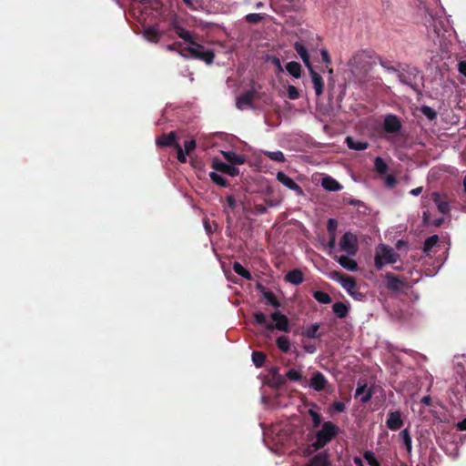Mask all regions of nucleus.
<instances>
[{
  "mask_svg": "<svg viewBox=\"0 0 466 466\" xmlns=\"http://www.w3.org/2000/svg\"><path fill=\"white\" fill-rule=\"evenodd\" d=\"M340 432L338 425L334 422L328 420L321 424V428L315 434V441L312 443L313 448L318 451L324 448L333 439H335Z\"/></svg>",
  "mask_w": 466,
  "mask_h": 466,
  "instance_id": "f257e3e1",
  "label": "nucleus"
},
{
  "mask_svg": "<svg viewBox=\"0 0 466 466\" xmlns=\"http://www.w3.org/2000/svg\"><path fill=\"white\" fill-rule=\"evenodd\" d=\"M367 58L373 59L372 62H369L370 64L365 67V70H371V68L379 63L385 70L391 73L398 72V68L392 65V63L381 56L376 55V53L372 50H362L354 56V61L357 65L361 64L362 61Z\"/></svg>",
  "mask_w": 466,
  "mask_h": 466,
  "instance_id": "f03ea898",
  "label": "nucleus"
},
{
  "mask_svg": "<svg viewBox=\"0 0 466 466\" xmlns=\"http://www.w3.org/2000/svg\"><path fill=\"white\" fill-rule=\"evenodd\" d=\"M399 258L400 255L392 248L380 244L376 248L374 266L377 270H381L386 264H394Z\"/></svg>",
  "mask_w": 466,
  "mask_h": 466,
  "instance_id": "7ed1b4c3",
  "label": "nucleus"
},
{
  "mask_svg": "<svg viewBox=\"0 0 466 466\" xmlns=\"http://www.w3.org/2000/svg\"><path fill=\"white\" fill-rule=\"evenodd\" d=\"M180 55L185 58H195L210 65L214 61L215 54L212 50L206 49L202 45L195 43L190 46L182 48Z\"/></svg>",
  "mask_w": 466,
  "mask_h": 466,
  "instance_id": "20e7f679",
  "label": "nucleus"
},
{
  "mask_svg": "<svg viewBox=\"0 0 466 466\" xmlns=\"http://www.w3.org/2000/svg\"><path fill=\"white\" fill-rule=\"evenodd\" d=\"M418 74H419V71L416 67L407 66L401 71L398 70L396 75L400 83L410 86L416 93H419L420 92L419 86L415 83Z\"/></svg>",
  "mask_w": 466,
  "mask_h": 466,
  "instance_id": "39448f33",
  "label": "nucleus"
},
{
  "mask_svg": "<svg viewBox=\"0 0 466 466\" xmlns=\"http://www.w3.org/2000/svg\"><path fill=\"white\" fill-rule=\"evenodd\" d=\"M273 321H275V324L272 322L267 324V331L272 332L274 329H278L279 331L283 332H289V319L279 311L273 312L270 315Z\"/></svg>",
  "mask_w": 466,
  "mask_h": 466,
  "instance_id": "423d86ee",
  "label": "nucleus"
},
{
  "mask_svg": "<svg viewBox=\"0 0 466 466\" xmlns=\"http://www.w3.org/2000/svg\"><path fill=\"white\" fill-rule=\"evenodd\" d=\"M340 249L350 256H354L358 251L357 236L351 232H346L339 240Z\"/></svg>",
  "mask_w": 466,
  "mask_h": 466,
  "instance_id": "0eeeda50",
  "label": "nucleus"
},
{
  "mask_svg": "<svg viewBox=\"0 0 466 466\" xmlns=\"http://www.w3.org/2000/svg\"><path fill=\"white\" fill-rule=\"evenodd\" d=\"M331 276L333 279L338 280L350 296L355 297L357 283L353 277L344 275L339 271H333Z\"/></svg>",
  "mask_w": 466,
  "mask_h": 466,
  "instance_id": "6e6552de",
  "label": "nucleus"
},
{
  "mask_svg": "<svg viewBox=\"0 0 466 466\" xmlns=\"http://www.w3.org/2000/svg\"><path fill=\"white\" fill-rule=\"evenodd\" d=\"M384 278L387 281L386 287L390 291L400 292L403 289L407 288L406 281L391 272H387Z\"/></svg>",
  "mask_w": 466,
  "mask_h": 466,
  "instance_id": "1a4fd4ad",
  "label": "nucleus"
},
{
  "mask_svg": "<svg viewBox=\"0 0 466 466\" xmlns=\"http://www.w3.org/2000/svg\"><path fill=\"white\" fill-rule=\"evenodd\" d=\"M294 49L303 61L304 65L307 66V68L311 67L312 64L310 62V57L309 51L313 50L312 46L310 45H306L302 41H297L293 45Z\"/></svg>",
  "mask_w": 466,
  "mask_h": 466,
  "instance_id": "9d476101",
  "label": "nucleus"
},
{
  "mask_svg": "<svg viewBox=\"0 0 466 466\" xmlns=\"http://www.w3.org/2000/svg\"><path fill=\"white\" fill-rule=\"evenodd\" d=\"M211 167L216 171L222 172V173L229 175L231 177H236L239 174V170L238 167H234L231 164H227L225 162H222L221 160L217 159V158H215L212 161Z\"/></svg>",
  "mask_w": 466,
  "mask_h": 466,
  "instance_id": "9b49d317",
  "label": "nucleus"
},
{
  "mask_svg": "<svg viewBox=\"0 0 466 466\" xmlns=\"http://www.w3.org/2000/svg\"><path fill=\"white\" fill-rule=\"evenodd\" d=\"M383 127L387 133L396 134L400 131L402 125L397 116L388 115L384 118Z\"/></svg>",
  "mask_w": 466,
  "mask_h": 466,
  "instance_id": "f8f14e48",
  "label": "nucleus"
},
{
  "mask_svg": "<svg viewBox=\"0 0 466 466\" xmlns=\"http://www.w3.org/2000/svg\"><path fill=\"white\" fill-rule=\"evenodd\" d=\"M386 426L390 431H398L403 426V420L400 410L390 411L386 420Z\"/></svg>",
  "mask_w": 466,
  "mask_h": 466,
  "instance_id": "ddd939ff",
  "label": "nucleus"
},
{
  "mask_svg": "<svg viewBox=\"0 0 466 466\" xmlns=\"http://www.w3.org/2000/svg\"><path fill=\"white\" fill-rule=\"evenodd\" d=\"M277 179L288 188L295 191L297 195H302L303 190L291 177L287 176L284 172L279 171L277 173Z\"/></svg>",
  "mask_w": 466,
  "mask_h": 466,
  "instance_id": "4468645a",
  "label": "nucleus"
},
{
  "mask_svg": "<svg viewBox=\"0 0 466 466\" xmlns=\"http://www.w3.org/2000/svg\"><path fill=\"white\" fill-rule=\"evenodd\" d=\"M328 384V380L320 371L314 372L312 377L310 378L309 386L316 391L319 392L324 390Z\"/></svg>",
  "mask_w": 466,
  "mask_h": 466,
  "instance_id": "2eb2a0df",
  "label": "nucleus"
},
{
  "mask_svg": "<svg viewBox=\"0 0 466 466\" xmlns=\"http://www.w3.org/2000/svg\"><path fill=\"white\" fill-rule=\"evenodd\" d=\"M425 25L429 33L432 30L437 35H440L441 31L444 30V22L441 19L435 18L431 14H429V16L426 17Z\"/></svg>",
  "mask_w": 466,
  "mask_h": 466,
  "instance_id": "dca6fc26",
  "label": "nucleus"
},
{
  "mask_svg": "<svg viewBox=\"0 0 466 466\" xmlns=\"http://www.w3.org/2000/svg\"><path fill=\"white\" fill-rule=\"evenodd\" d=\"M372 395H373L372 388L367 389V385L365 383L361 384L360 381L358 382V387L356 389L355 395H354V397L356 399L360 398V401L362 404H366L371 400Z\"/></svg>",
  "mask_w": 466,
  "mask_h": 466,
  "instance_id": "f3484780",
  "label": "nucleus"
},
{
  "mask_svg": "<svg viewBox=\"0 0 466 466\" xmlns=\"http://www.w3.org/2000/svg\"><path fill=\"white\" fill-rule=\"evenodd\" d=\"M255 96L256 91L254 89L246 91L245 93L241 94L239 96L237 97L236 106L238 109H243L244 107L251 106Z\"/></svg>",
  "mask_w": 466,
  "mask_h": 466,
  "instance_id": "a211bd4d",
  "label": "nucleus"
},
{
  "mask_svg": "<svg viewBox=\"0 0 466 466\" xmlns=\"http://www.w3.org/2000/svg\"><path fill=\"white\" fill-rule=\"evenodd\" d=\"M156 144L158 147H173L177 145V134L174 131L164 133L156 139Z\"/></svg>",
  "mask_w": 466,
  "mask_h": 466,
  "instance_id": "6ab92c4d",
  "label": "nucleus"
},
{
  "mask_svg": "<svg viewBox=\"0 0 466 466\" xmlns=\"http://www.w3.org/2000/svg\"><path fill=\"white\" fill-rule=\"evenodd\" d=\"M308 69L311 76V81L315 89V93L317 96H319L323 94L324 80L322 76L314 70L313 66L309 67Z\"/></svg>",
  "mask_w": 466,
  "mask_h": 466,
  "instance_id": "aec40b11",
  "label": "nucleus"
},
{
  "mask_svg": "<svg viewBox=\"0 0 466 466\" xmlns=\"http://www.w3.org/2000/svg\"><path fill=\"white\" fill-rule=\"evenodd\" d=\"M431 198H432L433 202L437 206L438 210L441 214L446 215V214L450 213V210H451L450 204H449L446 197L441 196L438 192H433L431 195Z\"/></svg>",
  "mask_w": 466,
  "mask_h": 466,
  "instance_id": "412c9836",
  "label": "nucleus"
},
{
  "mask_svg": "<svg viewBox=\"0 0 466 466\" xmlns=\"http://www.w3.org/2000/svg\"><path fill=\"white\" fill-rule=\"evenodd\" d=\"M143 35L147 41L157 43L162 33L158 30L157 25H151L144 28Z\"/></svg>",
  "mask_w": 466,
  "mask_h": 466,
  "instance_id": "4be33fe9",
  "label": "nucleus"
},
{
  "mask_svg": "<svg viewBox=\"0 0 466 466\" xmlns=\"http://www.w3.org/2000/svg\"><path fill=\"white\" fill-rule=\"evenodd\" d=\"M321 186L324 189L330 192L339 191L342 188V186L335 178L329 176L322 178Z\"/></svg>",
  "mask_w": 466,
  "mask_h": 466,
  "instance_id": "5701e85b",
  "label": "nucleus"
},
{
  "mask_svg": "<svg viewBox=\"0 0 466 466\" xmlns=\"http://www.w3.org/2000/svg\"><path fill=\"white\" fill-rule=\"evenodd\" d=\"M285 280L293 285H299L303 282L304 276L301 270L292 269L286 274Z\"/></svg>",
  "mask_w": 466,
  "mask_h": 466,
  "instance_id": "b1692460",
  "label": "nucleus"
},
{
  "mask_svg": "<svg viewBox=\"0 0 466 466\" xmlns=\"http://www.w3.org/2000/svg\"><path fill=\"white\" fill-rule=\"evenodd\" d=\"M258 289H260L263 293V298L266 299L267 303L272 306L275 309H279L280 307V303L276 298L275 294L272 291L266 290V289L261 285H258Z\"/></svg>",
  "mask_w": 466,
  "mask_h": 466,
  "instance_id": "393cba45",
  "label": "nucleus"
},
{
  "mask_svg": "<svg viewBox=\"0 0 466 466\" xmlns=\"http://www.w3.org/2000/svg\"><path fill=\"white\" fill-rule=\"evenodd\" d=\"M224 158L231 165H242L245 163V157L234 151H222Z\"/></svg>",
  "mask_w": 466,
  "mask_h": 466,
  "instance_id": "a878e982",
  "label": "nucleus"
},
{
  "mask_svg": "<svg viewBox=\"0 0 466 466\" xmlns=\"http://www.w3.org/2000/svg\"><path fill=\"white\" fill-rule=\"evenodd\" d=\"M173 28L175 30V33L185 42L188 43L190 46L196 43L193 39L191 33L183 28L182 26H180L179 25H177V23H173Z\"/></svg>",
  "mask_w": 466,
  "mask_h": 466,
  "instance_id": "bb28decb",
  "label": "nucleus"
},
{
  "mask_svg": "<svg viewBox=\"0 0 466 466\" xmlns=\"http://www.w3.org/2000/svg\"><path fill=\"white\" fill-rule=\"evenodd\" d=\"M346 143L349 148L358 151L365 150L369 147V144L367 142L361 140H355L351 137H348L346 138Z\"/></svg>",
  "mask_w": 466,
  "mask_h": 466,
  "instance_id": "cd10ccee",
  "label": "nucleus"
},
{
  "mask_svg": "<svg viewBox=\"0 0 466 466\" xmlns=\"http://www.w3.org/2000/svg\"><path fill=\"white\" fill-rule=\"evenodd\" d=\"M338 262L341 267L350 271H355L358 268L357 262L348 256H340L338 258Z\"/></svg>",
  "mask_w": 466,
  "mask_h": 466,
  "instance_id": "c85d7f7f",
  "label": "nucleus"
},
{
  "mask_svg": "<svg viewBox=\"0 0 466 466\" xmlns=\"http://www.w3.org/2000/svg\"><path fill=\"white\" fill-rule=\"evenodd\" d=\"M320 325L319 323L312 324L310 327L302 331V336L309 339H320L322 333L318 332Z\"/></svg>",
  "mask_w": 466,
  "mask_h": 466,
  "instance_id": "c756f323",
  "label": "nucleus"
},
{
  "mask_svg": "<svg viewBox=\"0 0 466 466\" xmlns=\"http://www.w3.org/2000/svg\"><path fill=\"white\" fill-rule=\"evenodd\" d=\"M285 68L287 72L295 78H299L301 76V66L299 63L295 61L289 62L285 66Z\"/></svg>",
  "mask_w": 466,
  "mask_h": 466,
  "instance_id": "7c9ffc66",
  "label": "nucleus"
},
{
  "mask_svg": "<svg viewBox=\"0 0 466 466\" xmlns=\"http://www.w3.org/2000/svg\"><path fill=\"white\" fill-rule=\"evenodd\" d=\"M333 312L339 319H344L349 313L348 306L340 301L335 302L332 306Z\"/></svg>",
  "mask_w": 466,
  "mask_h": 466,
  "instance_id": "2f4dec72",
  "label": "nucleus"
},
{
  "mask_svg": "<svg viewBox=\"0 0 466 466\" xmlns=\"http://www.w3.org/2000/svg\"><path fill=\"white\" fill-rule=\"evenodd\" d=\"M308 466H329V463L326 454L319 453L310 459Z\"/></svg>",
  "mask_w": 466,
  "mask_h": 466,
  "instance_id": "473e14b6",
  "label": "nucleus"
},
{
  "mask_svg": "<svg viewBox=\"0 0 466 466\" xmlns=\"http://www.w3.org/2000/svg\"><path fill=\"white\" fill-rule=\"evenodd\" d=\"M439 241V236L438 235H432L429 238H427L423 244V252L426 255H429L432 248L437 245Z\"/></svg>",
  "mask_w": 466,
  "mask_h": 466,
  "instance_id": "72a5a7b5",
  "label": "nucleus"
},
{
  "mask_svg": "<svg viewBox=\"0 0 466 466\" xmlns=\"http://www.w3.org/2000/svg\"><path fill=\"white\" fill-rule=\"evenodd\" d=\"M276 344L278 349L284 353H288L290 350V341L289 339L286 336L279 337L276 339Z\"/></svg>",
  "mask_w": 466,
  "mask_h": 466,
  "instance_id": "f704fd0d",
  "label": "nucleus"
},
{
  "mask_svg": "<svg viewBox=\"0 0 466 466\" xmlns=\"http://www.w3.org/2000/svg\"><path fill=\"white\" fill-rule=\"evenodd\" d=\"M400 438L402 440L406 450L409 453L411 452L412 450V441L409 431V429H404L400 432Z\"/></svg>",
  "mask_w": 466,
  "mask_h": 466,
  "instance_id": "c9c22d12",
  "label": "nucleus"
},
{
  "mask_svg": "<svg viewBox=\"0 0 466 466\" xmlns=\"http://www.w3.org/2000/svg\"><path fill=\"white\" fill-rule=\"evenodd\" d=\"M252 361L257 368H261L266 361V354L262 351L254 350L252 352Z\"/></svg>",
  "mask_w": 466,
  "mask_h": 466,
  "instance_id": "e433bc0d",
  "label": "nucleus"
},
{
  "mask_svg": "<svg viewBox=\"0 0 466 466\" xmlns=\"http://www.w3.org/2000/svg\"><path fill=\"white\" fill-rule=\"evenodd\" d=\"M233 270L235 271V273L248 280H250L252 279L251 273L247 268H245L239 262H234Z\"/></svg>",
  "mask_w": 466,
  "mask_h": 466,
  "instance_id": "4c0bfd02",
  "label": "nucleus"
},
{
  "mask_svg": "<svg viewBox=\"0 0 466 466\" xmlns=\"http://www.w3.org/2000/svg\"><path fill=\"white\" fill-rule=\"evenodd\" d=\"M313 298L319 303L329 304L331 302V297L321 290H316L313 292Z\"/></svg>",
  "mask_w": 466,
  "mask_h": 466,
  "instance_id": "58836bf2",
  "label": "nucleus"
},
{
  "mask_svg": "<svg viewBox=\"0 0 466 466\" xmlns=\"http://www.w3.org/2000/svg\"><path fill=\"white\" fill-rule=\"evenodd\" d=\"M209 177L212 180V182H214L218 186H220L223 187H227L229 186L228 180L221 175L218 174L217 172H210Z\"/></svg>",
  "mask_w": 466,
  "mask_h": 466,
  "instance_id": "ea45409f",
  "label": "nucleus"
},
{
  "mask_svg": "<svg viewBox=\"0 0 466 466\" xmlns=\"http://www.w3.org/2000/svg\"><path fill=\"white\" fill-rule=\"evenodd\" d=\"M263 154L268 157L269 159L277 162H284L285 156L282 151H263Z\"/></svg>",
  "mask_w": 466,
  "mask_h": 466,
  "instance_id": "a19ab883",
  "label": "nucleus"
},
{
  "mask_svg": "<svg viewBox=\"0 0 466 466\" xmlns=\"http://www.w3.org/2000/svg\"><path fill=\"white\" fill-rule=\"evenodd\" d=\"M286 383V378L281 374L271 377L269 385L272 388L279 389Z\"/></svg>",
  "mask_w": 466,
  "mask_h": 466,
  "instance_id": "79ce46f5",
  "label": "nucleus"
},
{
  "mask_svg": "<svg viewBox=\"0 0 466 466\" xmlns=\"http://www.w3.org/2000/svg\"><path fill=\"white\" fill-rule=\"evenodd\" d=\"M374 167L379 174H385L388 170V166L385 161L380 157H377L374 160Z\"/></svg>",
  "mask_w": 466,
  "mask_h": 466,
  "instance_id": "37998d69",
  "label": "nucleus"
},
{
  "mask_svg": "<svg viewBox=\"0 0 466 466\" xmlns=\"http://www.w3.org/2000/svg\"><path fill=\"white\" fill-rule=\"evenodd\" d=\"M253 318L255 320V324L261 325L266 329H267V324L270 323L269 321H268L266 315L260 311L254 312Z\"/></svg>",
  "mask_w": 466,
  "mask_h": 466,
  "instance_id": "c03bdc74",
  "label": "nucleus"
},
{
  "mask_svg": "<svg viewBox=\"0 0 466 466\" xmlns=\"http://www.w3.org/2000/svg\"><path fill=\"white\" fill-rule=\"evenodd\" d=\"M309 415L312 419V427H313V429L319 428L321 425V421H322L321 415L319 412H317L316 410H312V409L309 410Z\"/></svg>",
  "mask_w": 466,
  "mask_h": 466,
  "instance_id": "a18cd8bd",
  "label": "nucleus"
},
{
  "mask_svg": "<svg viewBox=\"0 0 466 466\" xmlns=\"http://www.w3.org/2000/svg\"><path fill=\"white\" fill-rule=\"evenodd\" d=\"M363 457L365 461L370 465V466H381L380 461L377 460L375 454L371 451H366L363 453Z\"/></svg>",
  "mask_w": 466,
  "mask_h": 466,
  "instance_id": "49530a36",
  "label": "nucleus"
},
{
  "mask_svg": "<svg viewBox=\"0 0 466 466\" xmlns=\"http://www.w3.org/2000/svg\"><path fill=\"white\" fill-rule=\"evenodd\" d=\"M420 112L431 121L437 117L436 111L429 106H422L420 107Z\"/></svg>",
  "mask_w": 466,
  "mask_h": 466,
  "instance_id": "de8ad7c7",
  "label": "nucleus"
},
{
  "mask_svg": "<svg viewBox=\"0 0 466 466\" xmlns=\"http://www.w3.org/2000/svg\"><path fill=\"white\" fill-rule=\"evenodd\" d=\"M264 19L263 14L252 13L245 16V20L249 24H258Z\"/></svg>",
  "mask_w": 466,
  "mask_h": 466,
  "instance_id": "09e8293b",
  "label": "nucleus"
},
{
  "mask_svg": "<svg viewBox=\"0 0 466 466\" xmlns=\"http://www.w3.org/2000/svg\"><path fill=\"white\" fill-rule=\"evenodd\" d=\"M286 378L292 381H300L302 380V374L295 369H290L287 371Z\"/></svg>",
  "mask_w": 466,
  "mask_h": 466,
  "instance_id": "8fccbe9b",
  "label": "nucleus"
},
{
  "mask_svg": "<svg viewBox=\"0 0 466 466\" xmlns=\"http://www.w3.org/2000/svg\"><path fill=\"white\" fill-rule=\"evenodd\" d=\"M338 222L335 218H329L327 221V230L329 235H336Z\"/></svg>",
  "mask_w": 466,
  "mask_h": 466,
  "instance_id": "3c124183",
  "label": "nucleus"
},
{
  "mask_svg": "<svg viewBox=\"0 0 466 466\" xmlns=\"http://www.w3.org/2000/svg\"><path fill=\"white\" fill-rule=\"evenodd\" d=\"M177 151V158L180 163H186L187 162V154L182 149L181 146L179 144L176 145L174 147Z\"/></svg>",
  "mask_w": 466,
  "mask_h": 466,
  "instance_id": "603ef678",
  "label": "nucleus"
},
{
  "mask_svg": "<svg viewBox=\"0 0 466 466\" xmlns=\"http://www.w3.org/2000/svg\"><path fill=\"white\" fill-rule=\"evenodd\" d=\"M373 59L367 58L366 60L362 61L361 64L357 65L354 61V57L351 60L352 66H355L356 68L360 69L363 73H368L370 70H365V67L370 64L369 62H372Z\"/></svg>",
  "mask_w": 466,
  "mask_h": 466,
  "instance_id": "864d4df0",
  "label": "nucleus"
},
{
  "mask_svg": "<svg viewBox=\"0 0 466 466\" xmlns=\"http://www.w3.org/2000/svg\"><path fill=\"white\" fill-rule=\"evenodd\" d=\"M288 96L291 100H296L299 97V90L296 86L289 85L288 86Z\"/></svg>",
  "mask_w": 466,
  "mask_h": 466,
  "instance_id": "5fc2aeb1",
  "label": "nucleus"
},
{
  "mask_svg": "<svg viewBox=\"0 0 466 466\" xmlns=\"http://www.w3.org/2000/svg\"><path fill=\"white\" fill-rule=\"evenodd\" d=\"M185 152L187 155H190V153L196 148V141L194 139L186 140L184 142Z\"/></svg>",
  "mask_w": 466,
  "mask_h": 466,
  "instance_id": "6e6d98bb",
  "label": "nucleus"
},
{
  "mask_svg": "<svg viewBox=\"0 0 466 466\" xmlns=\"http://www.w3.org/2000/svg\"><path fill=\"white\" fill-rule=\"evenodd\" d=\"M320 55L322 61L326 64V67L328 68L329 65L331 63L330 56L327 49L323 48L320 50Z\"/></svg>",
  "mask_w": 466,
  "mask_h": 466,
  "instance_id": "4d7b16f0",
  "label": "nucleus"
},
{
  "mask_svg": "<svg viewBox=\"0 0 466 466\" xmlns=\"http://www.w3.org/2000/svg\"><path fill=\"white\" fill-rule=\"evenodd\" d=\"M182 48H185V46H182V44L180 42H175L171 45H168L167 46V50H170V51H177L179 54H180V50Z\"/></svg>",
  "mask_w": 466,
  "mask_h": 466,
  "instance_id": "13d9d810",
  "label": "nucleus"
},
{
  "mask_svg": "<svg viewBox=\"0 0 466 466\" xmlns=\"http://www.w3.org/2000/svg\"><path fill=\"white\" fill-rule=\"evenodd\" d=\"M332 409L337 412H343L346 410L345 404L341 401H335L332 404Z\"/></svg>",
  "mask_w": 466,
  "mask_h": 466,
  "instance_id": "bf43d9fd",
  "label": "nucleus"
},
{
  "mask_svg": "<svg viewBox=\"0 0 466 466\" xmlns=\"http://www.w3.org/2000/svg\"><path fill=\"white\" fill-rule=\"evenodd\" d=\"M144 5H150L153 9H157L160 5V0H141Z\"/></svg>",
  "mask_w": 466,
  "mask_h": 466,
  "instance_id": "052dcab7",
  "label": "nucleus"
},
{
  "mask_svg": "<svg viewBox=\"0 0 466 466\" xmlns=\"http://www.w3.org/2000/svg\"><path fill=\"white\" fill-rule=\"evenodd\" d=\"M385 182H386V186L389 187H394L397 184L396 178L391 175H390L386 177Z\"/></svg>",
  "mask_w": 466,
  "mask_h": 466,
  "instance_id": "680f3d73",
  "label": "nucleus"
},
{
  "mask_svg": "<svg viewBox=\"0 0 466 466\" xmlns=\"http://www.w3.org/2000/svg\"><path fill=\"white\" fill-rule=\"evenodd\" d=\"M226 201H227L228 208H230L231 209H234L236 208V205H237L236 199L232 195L228 196L226 198Z\"/></svg>",
  "mask_w": 466,
  "mask_h": 466,
  "instance_id": "e2e57ef3",
  "label": "nucleus"
},
{
  "mask_svg": "<svg viewBox=\"0 0 466 466\" xmlns=\"http://www.w3.org/2000/svg\"><path fill=\"white\" fill-rule=\"evenodd\" d=\"M271 62L277 67L279 72H282L283 71L281 61H280V59L279 57L274 56L272 58Z\"/></svg>",
  "mask_w": 466,
  "mask_h": 466,
  "instance_id": "0e129e2a",
  "label": "nucleus"
},
{
  "mask_svg": "<svg viewBox=\"0 0 466 466\" xmlns=\"http://www.w3.org/2000/svg\"><path fill=\"white\" fill-rule=\"evenodd\" d=\"M458 70L459 72L466 76V61H461L458 64Z\"/></svg>",
  "mask_w": 466,
  "mask_h": 466,
  "instance_id": "69168bd1",
  "label": "nucleus"
},
{
  "mask_svg": "<svg viewBox=\"0 0 466 466\" xmlns=\"http://www.w3.org/2000/svg\"><path fill=\"white\" fill-rule=\"evenodd\" d=\"M185 5L191 10H197L195 0H183Z\"/></svg>",
  "mask_w": 466,
  "mask_h": 466,
  "instance_id": "338daca9",
  "label": "nucleus"
},
{
  "mask_svg": "<svg viewBox=\"0 0 466 466\" xmlns=\"http://www.w3.org/2000/svg\"><path fill=\"white\" fill-rule=\"evenodd\" d=\"M457 429L459 431H466V418H464L462 420L458 422Z\"/></svg>",
  "mask_w": 466,
  "mask_h": 466,
  "instance_id": "774afa93",
  "label": "nucleus"
}]
</instances>
